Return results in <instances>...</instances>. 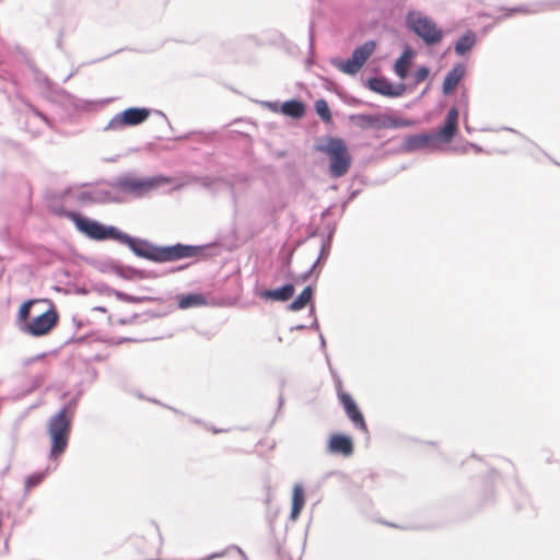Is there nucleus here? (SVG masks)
Returning a JSON list of instances; mask_svg holds the SVG:
<instances>
[{
	"label": "nucleus",
	"instance_id": "obj_1",
	"mask_svg": "<svg viewBox=\"0 0 560 560\" xmlns=\"http://www.w3.org/2000/svg\"><path fill=\"white\" fill-rule=\"evenodd\" d=\"M156 184L155 178H140L136 176H125L109 190L104 188H71L67 195L69 199H77L80 202L97 201H124L129 197H140L150 191Z\"/></svg>",
	"mask_w": 560,
	"mask_h": 560
},
{
	"label": "nucleus",
	"instance_id": "obj_2",
	"mask_svg": "<svg viewBox=\"0 0 560 560\" xmlns=\"http://www.w3.org/2000/svg\"><path fill=\"white\" fill-rule=\"evenodd\" d=\"M118 243L127 245L137 256L144 257L153 260H171L192 255V247L189 246H173L158 249L149 242L140 238H135L128 234L119 231L117 240Z\"/></svg>",
	"mask_w": 560,
	"mask_h": 560
},
{
	"label": "nucleus",
	"instance_id": "obj_3",
	"mask_svg": "<svg viewBox=\"0 0 560 560\" xmlns=\"http://www.w3.org/2000/svg\"><path fill=\"white\" fill-rule=\"evenodd\" d=\"M36 303V300H30L20 306L18 312V327L24 334L40 337L47 335L56 326L58 315L54 308H49L28 319L31 310Z\"/></svg>",
	"mask_w": 560,
	"mask_h": 560
},
{
	"label": "nucleus",
	"instance_id": "obj_4",
	"mask_svg": "<svg viewBox=\"0 0 560 560\" xmlns=\"http://www.w3.org/2000/svg\"><path fill=\"white\" fill-rule=\"evenodd\" d=\"M406 23L427 45H435L443 39V32L436 23L419 11L409 12Z\"/></svg>",
	"mask_w": 560,
	"mask_h": 560
},
{
	"label": "nucleus",
	"instance_id": "obj_5",
	"mask_svg": "<svg viewBox=\"0 0 560 560\" xmlns=\"http://www.w3.org/2000/svg\"><path fill=\"white\" fill-rule=\"evenodd\" d=\"M70 218L78 231L91 240H117L119 230L113 225L102 224L96 220L81 215L79 213H71Z\"/></svg>",
	"mask_w": 560,
	"mask_h": 560
},
{
	"label": "nucleus",
	"instance_id": "obj_6",
	"mask_svg": "<svg viewBox=\"0 0 560 560\" xmlns=\"http://www.w3.org/2000/svg\"><path fill=\"white\" fill-rule=\"evenodd\" d=\"M452 142H405L402 149L405 151H443V152H454L458 154H478L483 152L480 145L472 142H455L454 145H448ZM486 152H490L486 150Z\"/></svg>",
	"mask_w": 560,
	"mask_h": 560
},
{
	"label": "nucleus",
	"instance_id": "obj_7",
	"mask_svg": "<svg viewBox=\"0 0 560 560\" xmlns=\"http://www.w3.org/2000/svg\"><path fill=\"white\" fill-rule=\"evenodd\" d=\"M329 159V173L332 177L345 175L351 164V158L343 142H327L318 147Z\"/></svg>",
	"mask_w": 560,
	"mask_h": 560
},
{
	"label": "nucleus",
	"instance_id": "obj_8",
	"mask_svg": "<svg viewBox=\"0 0 560 560\" xmlns=\"http://www.w3.org/2000/svg\"><path fill=\"white\" fill-rule=\"evenodd\" d=\"M70 417L65 410L59 411L49 421V434L51 439V456H58L67 447L70 429Z\"/></svg>",
	"mask_w": 560,
	"mask_h": 560
},
{
	"label": "nucleus",
	"instance_id": "obj_9",
	"mask_svg": "<svg viewBox=\"0 0 560 560\" xmlns=\"http://www.w3.org/2000/svg\"><path fill=\"white\" fill-rule=\"evenodd\" d=\"M376 48L374 40H369L357 47L352 54V57L345 61H335V66L347 74L358 73L366 60L372 56Z\"/></svg>",
	"mask_w": 560,
	"mask_h": 560
},
{
	"label": "nucleus",
	"instance_id": "obj_10",
	"mask_svg": "<svg viewBox=\"0 0 560 560\" xmlns=\"http://www.w3.org/2000/svg\"><path fill=\"white\" fill-rule=\"evenodd\" d=\"M151 115V109L144 107H130L117 114L110 119L107 129L118 131L126 127H132L142 124Z\"/></svg>",
	"mask_w": 560,
	"mask_h": 560
},
{
	"label": "nucleus",
	"instance_id": "obj_11",
	"mask_svg": "<svg viewBox=\"0 0 560 560\" xmlns=\"http://www.w3.org/2000/svg\"><path fill=\"white\" fill-rule=\"evenodd\" d=\"M267 107L275 114H281L292 119H301L306 113L305 104L299 100H291L284 103H267Z\"/></svg>",
	"mask_w": 560,
	"mask_h": 560
},
{
	"label": "nucleus",
	"instance_id": "obj_12",
	"mask_svg": "<svg viewBox=\"0 0 560 560\" xmlns=\"http://www.w3.org/2000/svg\"><path fill=\"white\" fill-rule=\"evenodd\" d=\"M362 124L365 127L372 128V129H390V128H398L401 126H405V122L402 119L393 117L387 114H375V115H366L362 116Z\"/></svg>",
	"mask_w": 560,
	"mask_h": 560
},
{
	"label": "nucleus",
	"instance_id": "obj_13",
	"mask_svg": "<svg viewBox=\"0 0 560 560\" xmlns=\"http://www.w3.org/2000/svg\"><path fill=\"white\" fill-rule=\"evenodd\" d=\"M340 400L343 405V408L347 412V416L351 419V421L362 430H366L365 422L363 416L359 411L355 402L348 394H341Z\"/></svg>",
	"mask_w": 560,
	"mask_h": 560
},
{
	"label": "nucleus",
	"instance_id": "obj_14",
	"mask_svg": "<svg viewBox=\"0 0 560 560\" xmlns=\"http://www.w3.org/2000/svg\"><path fill=\"white\" fill-rule=\"evenodd\" d=\"M328 448L331 453H340L348 456L353 451L352 440L347 435L335 434L329 440Z\"/></svg>",
	"mask_w": 560,
	"mask_h": 560
},
{
	"label": "nucleus",
	"instance_id": "obj_15",
	"mask_svg": "<svg viewBox=\"0 0 560 560\" xmlns=\"http://www.w3.org/2000/svg\"><path fill=\"white\" fill-rule=\"evenodd\" d=\"M458 112L452 108L446 116L444 126L439 131V140H450L455 136L457 130Z\"/></svg>",
	"mask_w": 560,
	"mask_h": 560
},
{
	"label": "nucleus",
	"instance_id": "obj_16",
	"mask_svg": "<svg viewBox=\"0 0 560 560\" xmlns=\"http://www.w3.org/2000/svg\"><path fill=\"white\" fill-rule=\"evenodd\" d=\"M465 74V67L463 65L455 66L445 77L443 82V92L444 94H451L459 81L463 79Z\"/></svg>",
	"mask_w": 560,
	"mask_h": 560
},
{
	"label": "nucleus",
	"instance_id": "obj_17",
	"mask_svg": "<svg viewBox=\"0 0 560 560\" xmlns=\"http://www.w3.org/2000/svg\"><path fill=\"white\" fill-rule=\"evenodd\" d=\"M305 504V494L304 489L301 485L296 483L293 487L292 491V509H291V520H298L301 511L303 510Z\"/></svg>",
	"mask_w": 560,
	"mask_h": 560
},
{
	"label": "nucleus",
	"instance_id": "obj_18",
	"mask_svg": "<svg viewBox=\"0 0 560 560\" xmlns=\"http://www.w3.org/2000/svg\"><path fill=\"white\" fill-rule=\"evenodd\" d=\"M370 88L382 95L386 96H398L401 94L400 91H395L392 83L385 79L374 78L370 80Z\"/></svg>",
	"mask_w": 560,
	"mask_h": 560
},
{
	"label": "nucleus",
	"instance_id": "obj_19",
	"mask_svg": "<svg viewBox=\"0 0 560 560\" xmlns=\"http://www.w3.org/2000/svg\"><path fill=\"white\" fill-rule=\"evenodd\" d=\"M293 293H294L293 284H285L276 290L265 291L262 293V296L266 299H272V300H277V301H287L293 295Z\"/></svg>",
	"mask_w": 560,
	"mask_h": 560
},
{
	"label": "nucleus",
	"instance_id": "obj_20",
	"mask_svg": "<svg viewBox=\"0 0 560 560\" xmlns=\"http://www.w3.org/2000/svg\"><path fill=\"white\" fill-rule=\"evenodd\" d=\"M206 304V299L201 294H188L178 298V306L182 310L198 307Z\"/></svg>",
	"mask_w": 560,
	"mask_h": 560
},
{
	"label": "nucleus",
	"instance_id": "obj_21",
	"mask_svg": "<svg viewBox=\"0 0 560 560\" xmlns=\"http://www.w3.org/2000/svg\"><path fill=\"white\" fill-rule=\"evenodd\" d=\"M476 43V36L474 33L468 32L463 35L455 45V51L458 55H464L469 51Z\"/></svg>",
	"mask_w": 560,
	"mask_h": 560
},
{
	"label": "nucleus",
	"instance_id": "obj_22",
	"mask_svg": "<svg viewBox=\"0 0 560 560\" xmlns=\"http://www.w3.org/2000/svg\"><path fill=\"white\" fill-rule=\"evenodd\" d=\"M412 51L407 49L395 63V72L400 79H406Z\"/></svg>",
	"mask_w": 560,
	"mask_h": 560
},
{
	"label": "nucleus",
	"instance_id": "obj_23",
	"mask_svg": "<svg viewBox=\"0 0 560 560\" xmlns=\"http://www.w3.org/2000/svg\"><path fill=\"white\" fill-rule=\"evenodd\" d=\"M313 291L311 287H306L302 293L290 304L291 311H300L305 307L312 300Z\"/></svg>",
	"mask_w": 560,
	"mask_h": 560
},
{
	"label": "nucleus",
	"instance_id": "obj_24",
	"mask_svg": "<svg viewBox=\"0 0 560 560\" xmlns=\"http://www.w3.org/2000/svg\"><path fill=\"white\" fill-rule=\"evenodd\" d=\"M315 110L317 115L326 122L330 121L331 113L329 106L325 100H318L315 102Z\"/></svg>",
	"mask_w": 560,
	"mask_h": 560
},
{
	"label": "nucleus",
	"instance_id": "obj_25",
	"mask_svg": "<svg viewBox=\"0 0 560 560\" xmlns=\"http://www.w3.org/2000/svg\"><path fill=\"white\" fill-rule=\"evenodd\" d=\"M429 68L427 67H420L413 74V83L415 85H418L420 84L421 82H423L424 80L428 79L429 77Z\"/></svg>",
	"mask_w": 560,
	"mask_h": 560
},
{
	"label": "nucleus",
	"instance_id": "obj_26",
	"mask_svg": "<svg viewBox=\"0 0 560 560\" xmlns=\"http://www.w3.org/2000/svg\"><path fill=\"white\" fill-rule=\"evenodd\" d=\"M43 478H44V476L42 474H35V475L30 476L25 481L26 488H32V487L37 486L43 480Z\"/></svg>",
	"mask_w": 560,
	"mask_h": 560
},
{
	"label": "nucleus",
	"instance_id": "obj_27",
	"mask_svg": "<svg viewBox=\"0 0 560 560\" xmlns=\"http://www.w3.org/2000/svg\"><path fill=\"white\" fill-rule=\"evenodd\" d=\"M113 294H114L117 299H119V300H121V301H125V302L137 303V302H140V301H141V299H139V298H135V296H131V295H127V294H125V293H122V292H119V291H113Z\"/></svg>",
	"mask_w": 560,
	"mask_h": 560
},
{
	"label": "nucleus",
	"instance_id": "obj_28",
	"mask_svg": "<svg viewBox=\"0 0 560 560\" xmlns=\"http://www.w3.org/2000/svg\"><path fill=\"white\" fill-rule=\"evenodd\" d=\"M408 140H422V141H425V140H431V137L427 136V135H422V136H417V137H410Z\"/></svg>",
	"mask_w": 560,
	"mask_h": 560
},
{
	"label": "nucleus",
	"instance_id": "obj_29",
	"mask_svg": "<svg viewBox=\"0 0 560 560\" xmlns=\"http://www.w3.org/2000/svg\"><path fill=\"white\" fill-rule=\"evenodd\" d=\"M94 310H95V311H98V312H103V313H105V312H106L105 307H102V306H97V307H95Z\"/></svg>",
	"mask_w": 560,
	"mask_h": 560
},
{
	"label": "nucleus",
	"instance_id": "obj_30",
	"mask_svg": "<svg viewBox=\"0 0 560 560\" xmlns=\"http://www.w3.org/2000/svg\"><path fill=\"white\" fill-rule=\"evenodd\" d=\"M308 277V273L302 277V281H305Z\"/></svg>",
	"mask_w": 560,
	"mask_h": 560
}]
</instances>
